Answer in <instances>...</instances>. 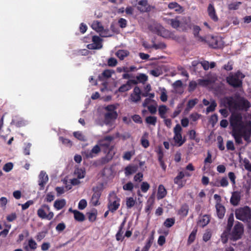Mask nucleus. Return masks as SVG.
Returning <instances> with one entry per match:
<instances>
[{"label":"nucleus","mask_w":251,"mask_h":251,"mask_svg":"<svg viewBox=\"0 0 251 251\" xmlns=\"http://www.w3.org/2000/svg\"><path fill=\"white\" fill-rule=\"evenodd\" d=\"M232 114L230 118V124L233 128L232 136L235 142L238 144L242 143V138L250 142L251 135V122L250 121H243L242 115L240 113L231 112Z\"/></svg>","instance_id":"f257e3e1"},{"label":"nucleus","mask_w":251,"mask_h":251,"mask_svg":"<svg viewBox=\"0 0 251 251\" xmlns=\"http://www.w3.org/2000/svg\"><path fill=\"white\" fill-rule=\"evenodd\" d=\"M114 138L111 136H105L99 142V146L102 151L106 153L105 157L101 158L102 164H106L109 162L114 155L115 152L114 150V146L111 145V141Z\"/></svg>","instance_id":"f03ea898"},{"label":"nucleus","mask_w":251,"mask_h":251,"mask_svg":"<svg viewBox=\"0 0 251 251\" xmlns=\"http://www.w3.org/2000/svg\"><path fill=\"white\" fill-rule=\"evenodd\" d=\"M226 102L228 106L230 112L237 110H245L251 107L250 102L243 98H239L234 99L229 97L226 99Z\"/></svg>","instance_id":"7ed1b4c3"},{"label":"nucleus","mask_w":251,"mask_h":251,"mask_svg":"<svg viewBox=\"0 0 251 251\" xmlns=\"http://www.w3.org/2000/svg\"><path fill=\"white\" fill-rule=\"evenodd\" d=\"M245 75L240 71L234 74L231 73L227 77L228 83L234 87H240L242 84V79Z\"/></svg>","instance_id":"20e7f679"},{"label":"nucleus","mask_w":251,"mask_h":251,"mask_svg":"<svg viewBox=\"0 0 251 251\" xmlns=\"http://www.w3.org/2000/svg\"><path fill=\"white\" fill-rule=\"evenodd\" d=\"M236 218L243 222H248L251 219V210L248 206L239 208L235 211Z\"/></svg>","instance_id":"39448f33"},{"label":"nucleus","mask_w":251,"mask_h":251,"mask_svg":"<svg viewBox=\"0 0 251 251\" xmlns=\"http://www.w3.org/2000/svg\"><path fill=\"white\" fill-rule=\"evenodd\" d=\"M103 183H100L93 187L92 191L94 193L90 201L92 205L96 206L100 204L99 200L103 190Z\"/></svg>","instance_id":"423d86ee"},{"label":"nucleus","mask_w":251,"mask_h":251,"mask_svg":"<svg viewBox=\"0 0 251 251\" xmlns=\"http://www.w3.org/2000/svg\"><path fill=\"white\" fill-rule=\"evenodd\" d=\"M37 214L38 216L42 219L51 220L54 214L52 211H50V207L46 204H43L41 207L37 210Z\"/></svg>","instance_id":"0eeeda50"},{"label":"nucleus","mask_w":251,"mask_h":251,"mask_svg":"<svg viewBox=\"0 0 251 251\" xmlns=\"http://www.w3.org/2000/svg\"><path fill=\"white\" fill-rule=\"evenodd\" d=\"M110 198L108 199V208L112 212H115L120 205V199L113 192L109 194Z\"/></svg>","instance_id":"6e6552de"},{"label":"nucleus","mask_w":251,"mask_h":251,"mask_svg":"<svg viewBox=\"0 0 251 251\" xmlns=\"http://www.w3.org/2000/svg\"><path fill=\"white\" fill-rule=\"evenodd\" d=\"M243 232L244 227L243 225L239 222H237L230 233V238L233 241L239 240L241 238Z\"/></svg>","instance_id":"1a4fd4ad"},{"label":"nucleus","mask_w":251,"mask_h":251,"mask_svg":"<svg viewBox=\"0 0 251 251\" xmlns=\"http://www.w3.org/2000/svg\"><path fill=\"white\" fill-rule=\"evenodd\" d=\"M132 3L137 5V9L141 12H146L151 10V7L147 0H133Z\"/></svg>","instance_id":"9d476101"},{"label":"nucleus","mask_w":251,"mask_h":251,"mask_svg":"<svg viewBox=\"0 0 251 251\" xmlns=\"http://www.w3.org/2000/svg\"><path fill=\"white\" fill-rule=\"evenodd\" d=\"M181 131L182 128L179 124L176 125L174 128V139L178 146H181L185 142V140L182 139L181 134Z\"/></svg>","instance_id":"9b49d317"},{"label":"nucleus","mask_w":251,"mask_h":251,"mask_svg":"<svg viewBox=\"0 0 251 251\" xmlns=\"http://www.w3.org/2000/svg\"><path fill=\"white\" fill-rule=\"evenodd\" d=\"M49 180V177L46 173L43 171H41L39 175L38 184L40 186V190H43L45 186Z\"/></svg>","instance_id":"f8f14e48"},{"label":"nucleus","mask_w":251,"mask_h":251,"mask_svg":"<svg viewBox=\"0 0 251 251\" xmlns=\"http://www.w3.org/2000/svg\"><path fill=\"white\" fill-rule=\"evenodd\" d=\"M100 148L98 145H96L93 147L90 151H87L84 152V154L87 158H92L96 157L100 151Z\"/></svg>","instance_id":"ddd939ff"},{"label":"nucleus","mask_w":251,"mask_h":251,"mask_svg":"<svg viewBox=\"0 0 251 251\" xmlns=\"http://www.w3.org/2000/svg\"><path fill=\"white\" fill-rule=\"evenodd\" d=\"M137 81L135 79H130L126 84L122 85L118 89L120 92H125L131 88L132 84H137Z\"/></svg>","instance_id":"4468645a"},{"label":"nucleus","mask_w":251,"mask_h":251,"mask_svg":"<svg viewBox=\"0 0 251 251\" xmlns=\"http://www.w3.org/2000/svg\"><path fill=\"white\" fill-rule=\"evenodd\" d=\"M118 117L117 112H106L104 114V122L106 125L110 124L112 122L115 121Z\"/></svg>","instance_id":"2eb2a0df"},{"label":"nucleus","mask_w":251,"mask_h":251,"mask_svg":"<svg viewBox=\"0 0 251 251\" xmlns=\"http://www.w3.org/2000/svg\"><path fill=\"white\" fill-rule=\"evenodd\" d=\"M241 200V193L238 191H235L232 193L230 200V203L234 206L237 205Z\"/></svg>","instance_id":"dca6fc26"},{"label":"nucleus","mask_w":251,"mask_h":251,"mask_svg":"<svg viewBox=\"0 0 251 251\" xmlns=\"http://www.w3.org/2000/svg\"><path fill=\"white\" fill-rule=\"evenodd\" d=\"M207 12L210 18L214 21L216 22L218 18L216 14V11L214 5L212 4H209L207 8Z\"/></svg>","instance_id":"f3484780"},{"label":"nucleus","mask_w":251,"mask_h":251,"mask_svg":"<svg viewBox=\"0 0 251 251\" xmlns=\"http://www.w3.org/2000/svg\"><path fill=\"white\" fill-rule=\"evenodd\" d=\"M138 166L135 165H130L125 169V174L126 176L131 175L136 173L138 170Z\"/></svg>","instance_id":"a211bd4d"},{"label":"nucleus","mask_w":251,"mask_h":251,"mask_svg":"<svg viewBox=\"0 0 251 251\" xmlns=\"http://www.w3.org/2000/svg\"><path fill=\"white\" fill-rule=\"evenodd\" d=\"M168 24L170 25L173 28H176L183 24L182 21H179L177 18L175 19H169L167 20Z\"/></svg>","instance_id":"6ab92c4d"},{"label":"nucleus","mask_w":251,"mask_h":251,"mask_svg":"<svg viewBox=\"0 0 251 251\" xmlns=\"http://www.w3.org/2000/svg\"><path fill=\"white\" fill-rule=\"evenodd\" d=\"M216 208L218 217L220 219L223 218L226 212L225 207L220 203H217L216 204Z\"/></svg>","instance_id":"aec40b11"},{"label":"nucleus","mask_w":251,"mask_h":251,"mask_svg":"<svg viewBox=\"0 0 251 251\" xmlns=\"http://www.w3.org/2000/svg\"><path fill=\"white\" fill-rule=\"evenodd\" d=\"M154 233V231H153L152 232L150 236V237L148 238V239L147 240V242L146 243V245L143 247L141 251H148L151 248V246L152 245L153 240H154V237L153 234Z\"/></svg>","instance_id":"412c9836"},{"label":"nucleus","mask_w":251,"mask_h":251,"mask_svg":"<svg viewBox=\"0 0 251 251\" xmlns=\"http://www.w3.org/2000/svg\"><path fill=\"white\" fill-rule=\"evenodd\" d=\"M102 176L106 179H111L113 177L112 169L105 167L102 171Z\"/></svg>","instance_id":"4be33fe9"},{"label":"nucleus","mask_w":251,"mask_h":251,"mask_svg":"<svg viewBox=\"0 0 251 251\" xmlns=\"http://www.w3.org/2000/svg\"><path fill=\"white\" fill-rule=\"evenodd\" d=\"M92 28L98 32H101L104 30V28L101 23L98 21H95L93 22Z\"/></svg>","instance_id":"5701e85b"},{"label":"nucleus","mask_w":251,"mask_h":251,"mask_svg":"<svg viewBox=\"0 0 251 251\" xmlns=\"http://www.w3.org/2000/svg\"><path fill=\"white\" fill-rule=\"evenodd\" d=\"M214 185L217 187H227L228 185L227 178L226 177H222L219 180L217 181L215 183Z\"/></svg>","instance_id":"b1692460"},{"label":"nucleus","mask_w":251,"mask_h":251,"mask_svg":"<svg viewBox=\"0 0 251 251\" xmlns=\"http://www.w3.org/2000/svg\"><path fill=\"white\" fill-rule=\"evenodd\" d=\"M209 221L210 219L209 216L205 215L200 218L198 225L200 226L204 227L209 223Z\"/></svg>","instance_id":"393cba45"},{"label":"nucleus","mask_w":251,"mask_h":251,"mask_svg":"<svg viewBox=\"0 0 251 251\" xmlns=\"http://www.w3.org/2000/svg\"><path fill=\"white\" fill-rule=\"evenodd\" d=\"M66 205V201L64 199L56 200L53 204L54 207L57 210L62 209Z\"/></svg>","instance_id":"a878e982"},{"label":"nucleus","mask_w":251,"mask_h":251,"mask_svg":"<svg viewBox=\"0 0 251 251\" xmlns=\"http://www.w3.org/2000/svg\"><path fill=\"white\" fill-rule=\"evenodd\" d=\"M37 244L36 242L32 239H30L28 241V245L24 247V249L26 251H28L29 249L32 250L33 251L36 249Z\"/></svg>","instance_id":"bb28decb"},{"label":"nucleus","mask_w":251,"mask_h":251,"mask_svg":"<svg viewBox=\"0 0 251 251\" xmlns=\"http://www.w3.org/2000/svg\"><path fill=\"white\" fill-rule=\"evenodd\" d=\"M73 213L74 215V218L76 221L78 222H83L84 221L85 216L82 213L76 210H74Z\"/></svg>","instance_id":"cd10ccee"},{"label":"nucleus","mask_w":251,"mask_h":251,"mask_svg":"<svg viewBox=\"0 0 251 251\" xmlns=\"http://www.w3.org/2000/svg\"><path fill=\"white\" fill-rule=\"evenodd\" d=\"M173 87L177 93H182L183 91L182 83L180 80L175 81L173 84Z\"/></svg>","instance_id":"c85d7f7f"},{"label":"nucleus","mask_w":251,"mask_h":251,"mask_svg":"<svg viewBox=\"0 0 251 251\" xmlns=\"http://www.w3.org/2000/svg\"><path fill=\"white\" fill-rule=\"evenodd\" d=\"M167 195V190L162 185L158 187V199H162Z\"/></svg>","instance_id":"c756f323"},{"label":"nucleus","mask_w":251,"mask_h":251,"mask_svg":"<svg viewBox=\"0 0 251 251\" xmlns=\"http://www.w3.org/2000/svg\"><path fill=\"white\" fill-rule=\"evenodd\" d=\"M221 41L220 39H218L217 38L213 37H211V40L209 41L210 45L214 48H219L221 47V46L222 45V44H221Z\"/></svg>","instance_id":"7c9ffc66"},{"label":"nucleus","mask_w":251,"mask_h":251,"mask_svg":"<svg viewBox=\"0 0 251 251\" xmlns=\"http://www.w3.org/2000/svg\"><path fill=\"white\" fill-rule=\"evenodd\" d=\"M129 51L126 50H120L116 53V56L120 59L124 60V58L129 55Z\"/></svg>","instance_id":"2f4dec72"},{"label":"nucleus","mask_w":251,"mask_h":251,"mask_svg":"<svg viewBox=\"0 0 251 251\" xmlns=\"http://www.w3.org/2000/svg\"><path fill=\"white\" fill-rule=\"evenodd\" d=\"M136 201L132 197H128L126 199V206L127 209L131 208L135 204Z\"/></svg>","instance_id":"473e14b6"},{"label":"nucleus","mask_w":251,"mask_h":251,"mask_svg":"<svg viewBox=\"0 0 251 251\" xmlns=\"http://www.w3.org/2000/svg\"><path fill=\"white\" fill-rule=\"evenodd\" d=\"M160 99L163 102H165L168 100V96L166 90L164 88H160Z\"/></svg>","instance_id":"72a5a7b5"},{"label":"nucleus","mask_w":251,"mask_h":251,"mask_svg":"<svg viewBox=\"0 0 251 251\" xmlns=\"http://www.w3.org/2000/svg\"><path fill=\"white\" fill-rule=\"evenodd\" d=\"M92 41L93 42V44H95L97 47H100L99 49H101L102 47L101 41V39L98 36L95 35L92 37Z\"/></svg>","instance_id":"f704fd0d"},{"label":"nucleus","mask_w":251,"mask_h":251,"mask_svg":"<svg viewBox=\"0 0 251 251\" xmlns=\"http://www.w3.org/2000/svg\"><path fill=\"white\" fill-rule=\"evenodd\" d=\"M199 100L197 99L191 100L188 101L186 108V110L189 111L192 109L198 102Z\"/></svg>","instance_id":"c9c22d12"},{"label":"nucleus","mask_w":251,"mask_h":251,"mask_svg":"<svg viewBox=\"0 0 251 251\" xmlns=\"http://www.w3.org/2000/svg\"><path fill=\"white\" fill-rule=\"evenodd\" d=\"M148 135V134L147 132H145L141 139V145L145 148H148L150 145L148 140L146 139Z\"/></svg>","instance_id":"e433bc0d"},{"label":"nucleus","mask_w":251,"mask_h":251,"mask_svg":"<svg viewBox=\"0 0 251 251\" xmlns=\"http://www.w3.org/2000/svg\"><path fill=\"white\" fill-rule=\"evenodd\" d=\"M136 80L138 82L144 83L148 80V76L144 74H140L136 76Z\"/></svg>","instance_id":"4c0bfd02"},{"label":"nucleus","mask_w":251,"mask_h":251,"mask_svg":"<svg viewBox=\"0 0 251 251\" xmlns=\"http://www.w3.org/2000/svg\"><path fill=\"white\" fill-rule=\"evenodd\" d=\"M209 104L210 105L208 106L206 108V111L207 114L214 111L216 107L217 106V103L213 100H211L210 103Z\"/></svg>","instance_id":"58836bf2"},{"label":"nucleus","mask_w":251,"mask_h":251,"mask_svg":"<svg viewBox=\"0 0 251 251\" xmlns=\"http://www.w3.org/2000/svg\"><path fill=\"white\" fill-rule=\"evenodd\" d=\"M168 7L170 9H174L176 11H180L181 7L176 2H172L169 4Z\"/></svg>","instance_id":"ea45409f"},{"label":"nucleus","mask_w":251,"mask_h":251,"mask_svg":"<svg viewBox=\"0 0 251 251\" xmlns=\"http://www.w3.org/2000/svg\"><path fill=\"white\" fill-rule=\"evenodd\" d=\"M74 137L81 141H86L85 136L80 131H75L73 133Z\"/></svg>","instance_id":"a19ab883"},{"label":"nucleus","mask_w":251,"mask_h":251,"mask_svg":"<svg viewBox=\"0 0 251 251\" xmlns=\"http://www.w3.org/2000/svg\"><path fill=\"white\" fill-rule=\"evenodd\" d=\"M234 222V214L233 213H230L229 215L227 220V229L230 230L233 226Z\"/></svg>","instance_id":"79ce46f5"},{"label":"nucleus","mask_w":251,"mask_h":251,"mask_svg":"<svg viewBox=\"0 0 251 251\" xmlns=\"http://www.w3.org/2000/svg\"><path fill=\"white\" fill-rule=\"evenodd\" d=\"M168 110L167 107L165 105H161L159 107V112L160 116L163 118H165V114Z\"/></svg>","instance_id":"37998d69"},{"label":"nucleus","mask_w":251,"mask_h":251,"mask_svg":"<svg viewBox=\"0 0 251 251\" xmlns=\"http://www.w3.org/2000/svg\"><path fill=\"white\" fill-rule=\"evenodd\" d=\"M150 187V184L146 181H144L141 185V191L143 193H146Z\"/></svg>","instance_id":"c03bdc74"},{"label":"nucleus","mask_w":251,"mask_h":251,"mask_svg":"<svg viewBox=\"0 0 251 251\" xmlns=\"http://www.w3.org/2000/svg\"><path fill=\"white\" fill-rule=\"evenodd\" d=\"M134 188L133 184L129 181L123 185V188L125 191H132Z\"/></svg>","instance_id":"a18cd8bd"},{"label":"nucleus","mask_w":251,"mask_h":251,"mask_svg":"<svg viewBox=\"0 0 251 251\" xmlns=\"http://www.w3.org/2000/svg\"><path fill=\"white\" fill-rule=\"evenodd\" d=\"M75 174L78 178L81 179L84 177L85 172L81 169H77L75 171Z\"/></svg>","instance_id":"49530a36"},{"label":"nucleus","mask_w":251,"mask_h":251,"mask_svg":"<svg viewBox=\"0 0 251 251\" xmlns=\"http://www.w3.org/2000/svg\"><path fill=\"white\" fill-rule=\"evenodd\" d=\"M212 233L210 230H206L203 234L202 239L204 242H207L211 237Z\"/></svg>","instance_id":"de8ad7c7"},{"label":"nucleus","mask_w":251,"mask_h":251,"mask_svg":"<svg viewBox=\"0 0 251 251\" xmlns=\"http://www.w3.org/2000/svg\"><path fill=\"white\" fill-rule=\"evenodd\" d=\"M13 168V164L11 162L6 163L3 167V170L5 172H10Z\"/></svg>","instance_id":"09e8293b"},{"label":"nucleus","mask_w":251,"mask_h":251,"mask_svg":"<svg viewBox=\"0 0 251 251\" xmlns=\"http://www.w3.org/2000/svg\"><path fill=\"white\" fill-rule=\"evenodd\" d=\"M114 73V71L110 70H105L102 72V75L106 78H108L111 76L112 74Z\"/></svg>","instance_id":"8fccbe9b"},{"label":"nucleus","mask_w":251,"mask_h":251,"mask_svg":"<svg viewBox=\"0 0 251 251\" xmlns=\"http://www.w3.org/2000/svg\"><path fill=\"white\" fill-rule=\"evenodd\" d=\"M117 60L113 57H110L107 60V64L110 67H115L117 64Z\"/></svg>","instance_id":"3c124183"},{"label":"nucleus","mask_w":251,"mask_h":251,"mask_svg":"<svg viewBox=\"0 0 251 251\" xmlns=\"http://www.w3.org/2000/svg\"><path fill=\"white\" fill-rule=\"evenodd\" d=\"M217 141L219 149L221 151H223L225 149V146L223 144V138L221 136H219L217 137Z\"/></svg>","instance_id":"603ef678"},{"label":"nucleus","mask_w":251,"mask_h":251,"mask_svg":"<svg viewBox=\"0 0 251 251\" xmlns=\"http://www.w3.org/2000/svg\"><path fill=\"white\" fill-rule=\"evenodd\" d=\"M188 212V207L186 205L182 206L179 210V213L183 216H186Z\"/></svg>","instance_id":"864d4df0"},{"label":"nucleus","mask_w":251,"mask_h":251,"mask_svg":"<svg viewBox=\"0 0 251 251\" xmlns=\"http://www.w3.org/2000/svg\"><path fill=\"white\" fill-rule=\"evenodd\" d=\"M33 204V201L32 200L27 201L24 204H19V205H21L23 210L27 209L30 205Z\"/></svg>","instance_id":"5fc2aeb1"},{"label":"nucleus","mask_w":251,"mask_h":251,"mask_svg":"<svg viewBox=\"0 0 251 251\" xmlns=\"http://www.w3.org/2000/svg\"><path fill=\"white\" fill-rule=\"evenodd\" d=\"M54 199V196L52 192L48 193L45 197V201L50 202L53 201Z\"/></svg>","instance_id":"6e6d98bb"},{"label":"nucleus","mask_w":251,"mask_h":251,"mask_svg":"<svg viewBox=\"0 0 251 251\" xmlns=\"http://www.w3.org/2000/svg\"><path fill=\"white\" fill-rule=\"evenodd\" d=\"M87 203L85 199H82L78 203V209L80 210H83L87 206Z\"/></svg>","instance_id":"4d7b16f0"},{"label":"nucleus","mask_w":251,"mask_h":251,"mask_svg":"<svg viewBox=\"0 0 251 251\" xmlns=\"http://www.w3.org/2000/svg\"><path fill=\"white\" fill-rule=\"evenodd\" d=\"M196 233H197V230H193L192 231V232L191 233V234H190V235L189 236L188 240V242L189 244L192 243L194 241L195 237H196Z\"/></svg>","instance_id":"13d9d810"},{"label":"nucleus","mask_w":251,"mask_h":251,"mask_svg":"<svg viewBox=\"0 0 251 251\" xmlns=\"http://www.w3.org/2000/svg\"><path fill=\"white\" fill-rule=\"evenodd\" d=\"M88 218L90 222H94L97 218V213L93 212H88L87 213Z\"/></svg>","instance_id":"bf43d9fd"},{"label":"nucleus","mask_w":251,"mask_h":251,"mask_svg":"<svg viewBox=\"0 0 251 251\" xmlns=\"http://www.w3.org/2000/svg\"><path fill=\"white\" fill-rule=\"evenodd\" d=\"M175 223V220L173 219H167L164 223V225L167 227H171Z\"/></svg>","instance_id":"052dcab7"},{"label":"nucleus","mask_w":251,"mask_h":251,"mask_svg":"<svg viewBox=\"0 0 251 251\" xmlns=\"http://www.w3.org/2000/svg\"><path fill=\"white\" fill-rule=\"evenodd\" d=\"M156 118L154 117L149 116L146 118V121L148 124L155 125Z\"/></svg>","instance_id":"680f3d73"},{"label":"nucleus","mask_w":251,"mask_h":251,"mask_svg":"<svg viewBox=\"0 0 251 251\" xmlns=\"http://www.w3.org/2000/svg\"><path fill=\"white\" fill-rule=\"evenodd\" d=\"M130 99L132 101L136 102L141 100V95L133 94L130 96Z\"/></svg>","instance_id":"e2e57ef3"},{"label":"nucleus","mask_w":251,"mask_h":251,"mask_svg":"<svg viewBox=\"0 0 251 251\" xmlns=\"http://www.w3.org/2000/svg\"><path fill=\"white\" fill-rule=\"evenodd\" d=\"M240 2H234L230 3L228 5L229 9L231 10H235L237 9L239 5H240Z\"/></svg>","instance_id":"0e129e2a"},{"label":"nucleus","mask_w":251,"mask_h":251,"mask_svg":"<svg viewBox=\"0 0 251 251\" xmlns=\"http://www.w3.org/2000/svg\"><path fill=\"white\" fill-rule=\"evenodd\" d=\"M199 84L200 85L205 86L209 85L210 83V81L209 79H201L198 80Z\"/></svg>","instance_id":"69168bd1"},{"label":"nucleus","mask_w":251,"mask_h":251,"mask_svg":"<svg viewBox=\"0 0 251 251\" xmlns=\"http://www.w3.org/2000/svg\"><path fill=\"white\" fill-rule=\"evenodd\" d=\"M118 23L121 28H125L127 25V21L124 18H120L118 21Z\"/></svg>","instance_id":"338daca9"},{"label":"nucleus","mask_w":251,"mask_h":251,"mask_svg":"<svg viewBox=\"0 0 251 251\" xmlns=\"http://www.w3.org/2000/svg\"><path fill=\"white\" fill-rule=\"evenodd\" d=\"M143 175L142 173H137L134 177V180L136 182H141L143 180Z\"/></svg>","instance_id":"774afa93"}]
</instances>
